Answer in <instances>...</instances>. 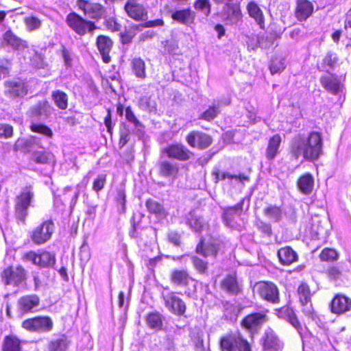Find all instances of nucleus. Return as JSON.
I'll return each instance as SVG.
<instances>
[{
	"label": "nucleus",
	"instance_id": "b1692460",
	"mask_svg": "<svg viewBox=\"0 0 351 351\" xmlns=\"http://www.w3.org/2000/svg\"><path fill=\"white\" fill-rule=\"evenodd\" d=\"M40 303V298L36 294L24 295L18 300V309L22 313L31 312Z\"/></svg>",
	"mask_w": 351,
	"mask_h": 351
},
{
	"label": "nucleus",
	"instance_id": "2eb2a0df",
	"mask_svg": "<svg viewBox=\"0 0 351 351\" xmlns=\"http://www.w3.org/2000/svg\"><path fill=\"white\" fill-rule=\"evenodd\" d=\"M179 169L177 162L167 160H162L158 162V174L162 177L173 180L178 178Z\"/></svg>",
	"mask_w": 351,
	"mask_h": 351
},
{
	"label": "nucleus",
	"instance_id": "13d9d810",
	"mask_svg": "<svg viewBox=\"0 0 351 351\" xmlns=\"http://www.w3.org/2000/svg\"><path fill=\"white\" fill-rule=\"evenodd\" d=\"M285 68V62L282 59L272 60L269 65V69L271 74L281 73Z\"/></svg>",
	"mask_w": 351,
	"mask_h": 351
},
{
	"label": "nucleus",
	"instance_id": "69168bd1",
	"mask_svg": "<svg viewBox=\"0 0 351 351\" xmlns=\"http://www.w3.org/2000/svg\"><path fill=\"white\" fill-rule=\"evenodd\" d=\"M344 29L347 36L351 39V10H348L346 15L344 21Z\"/></svg>",
	"mask_w": 351,
	"mask_h": 351
},
{
	"label": "nucleus",
	"instance_id": "774afa93",
	"mask_svg": "<svg viewBox=\"0 0 351 351\" xmlns=\"http://www.w3.org/2000/svg\"><path fill=\"white\" fill-rule=\"evenodd\" d=\"M168 241L173 243L176 246H180V236L175 232H171L168 234L167 236Z\"/></svg>",
	"mask_w": 351,
	"mask_h": 351
},
{
	"label": "nucleus",
	"instance_id": "9b49d317",
	"mask_svg": "<svg viewBox=\"0 0 351 351\" xmlns=\"http://www.w3.org/2000/svg\"><path fill=\"white\" fill-rule=\"evenodd\" d=\"M162 298L165 306L170 312L177 315H184L186 311L185 303L174 292H169L166 294L162 293Z\"/></svg>",
	"mask_w": 351,
	"mask_h": 351
},
{
	"label": "nucleus",
	"instance_id": "c756f323",
	"mask_svg": "<svg viewBox=\"0 0 351 351\" xmlns=\"http://www.w3.org/2000/svg\"><path fill=\"white\" fill-rule=\"evenodd\" d=\"M247 12L253 18L261 28L263 29L265 25V19L263 11L258 4L254 1L250 2L247 5Z\"/></svg>",
	"mask_w": 351,
	"mask_h": 351
},
{
	"label": "nucleus",
	"instance_id": "473e14b6",
	"mask_svg": "<svg viewBox=\"0 0 351 351\" xmlns=\"http://www.w3.org/2000/svg\"><path fill=\"white\" fill-rule=\"evenodd\" d=\"M51 114V106L47 101L39 102L31 108V114L40 119H46Z\"/></svg>",
	"mask_w": 351,
	"mask_h": 351
},
{
	"label": "nucleus",
	"instance_id": "052dcab7",
	"mask_svg": "<svg viewBox=\"0 0 351 351\" xmlns=\"http://www.w3.org/2000/svg\"><path fill=\"white\" fill-rule=\"evenodd\" d=\"M263 39V36L248 37V40L247 41V48L249 49L255 50L259 47H263L262 44V40Z\"/></svg>",
	"mask_w": 351,
	"mask_h": 351
},
{
	"label": "nucleus",
	"instance_id": "bf43d9fd",
	"mask_svg": "<svg viewBox=\"0 0 351 351\" xmlns=\"http://www.w3.org/2000/svg\"><path fill=\"white\" fill-rule=\"evenodd\" d=\"M192 263L194 267L197 270V271L200 274H204L207 271L208 264L206 262L204 261L201 258L197 256L192 257Z\"/></svg>",
	"mask_w": 351,
	"mask_h": 351
},
{
	"label": "nucleus",
	"instance_id": "864d4df0",
	"mask_svg": "<svg viewBox=\"0 0 351 351\" xmlns=\"http://www.w3.org/2000/svg\"><path fill=\"white\" fill-rule=\"evenodd\" d=\"M40 260H41L42 267H53L56 263L55 255L49 252L40 254Z\"/></svg>",
	"mask_w": 351,
	"mask_h": 351
},
{
	"label": "nucleus",
	"instance_id": "5701e85b",
	"mask_svg": "<svg viewBox=\"0 0 351 351\" xmlns=\"http://www.w3.org/2000/svg\"><path fill=\"white\" fill-rule=\"evenodd\" d=\"M113 42L106 36H99L97 38V46L99 53L105 63H109L111 61L110 52L112 49Z\"/></svg>",
	"mask_w": 351,
	"mask_h": 351
},
{
	"label": "nucleus",
	"instance_id": "423d86ee",
	"mask_svg": "<svg viewBox=\"0 0 351 351\" xmlns=\"http://www.w3.org/2000/svg\"><path fill=\"white\" fill-rule=\"evenodd\" d=\"M2 282L5 285H12L19 286L27 279V271L21 265L15 267H9L5 269L1 274Z\"/></svg>",
	"mask_w": 351,
	"mask_h": 351
},
{
	"label": "nucleus",
	"instance_id": "ddd939ff",
	"mask_svg": "<svg viewBox=\"0 0 351 351\" xmlns=\"http://www.w3.org/2000/svg\"><path fill=\"white\" fill-rule=\"evenodd\" d=\"M267 321L266 315L261 313H255L247 315L241 321V326L252 334L257 332Z\"/></svg>",
	"mask_w": 351,
	"mask_h": 351
},
{
	"label": "nucleus",
	"instance_id": "79ce46f5",
	"mask_svg": "<svg viewBox=\"0 0 351 351\" xmlns=\"http://www.w3.org/2000/svg\"><path fill=\"white\" fill-rule=\"evenodd\" d=\"M2 347L3 351H21L20 341L14 336H6Z\"/></svg>",
	"mask_w": 351,
	"mask_h": 351
},
{
	"label": "nucleus",
	"instance_id": "ea45409f",
	"mask_svg": "<svg viewBox=\"0 0 351 351\" xmlns=\"http://www.w3.org/2000/svg\"><path fill=\"white\" fill-rule=\"evenodd\" d=\"M213 174L215 176V182L216 183H217L219 181V180H225L226 178L231 180L235 179L237 180H239L241 183H243L244 182H248L250 180L249 177L243 173H240L239 175H232L229 173H221L219 171H214Z\"/></svg>",
	"mask_w": 351,
	"mask_h": 351
},
{
	"label": "nucleus",
	"instance_id": "603ef678",
	"mask_svg": "<svg viewBox=\"0 0 351 351\" xmlns=\"http://www.w3.org/2000/svg\"><path fill=\"white\" fill-rule=\"evenodd\" d=\"M319 258L322 261H335L339 258L338 252L332 248H324L319 254Z\"/></svg>",
	"mask_w": 351,
	"mask_h": 351
},
{
	"label": "nucleus",
	"instance_id": "4c0bfd02",
	"mask_svg": "<svg viewBox=\"0 0 351 351\" xmlns=\"http://www.w3.org/2000/svg\"><path fill=\"white\" fill-rule=\"evenodd\" d=\"M170 279L171 282L179 286H186L189 283V276L185 270L174 269L171 271Z\"/></svg>",
	"mask_w": 351,
	"mask_h": 351
},
{
	"label": "nucleus",
	"instance_id": "20e7f679",
	"mask_svg": "<svg viewBox=\"0 0 351 351\" xmlns=\"http://www.w3.org/2000/svg\"><path fill=\"white\" fill-rule=\"evenodd\" d=\"M34 197L31 186H27L22 189L21 193L16 196L15 199V216L22 223H25L28 215V208L31 205Z\"/></svg>",
	"mask_w": 351,
	"mask_h": 351
},
{
	"label": "nucleus",
	"instance_id": "4468645a",
	"mask_svg": "<svg viewBox=\"0 0 351 351\" xmlns=\"http://www.w3.org/2000/svg\"><path fill=\"white\" fill-rule=\"evenodd\" d=\"M77 4L79 8L84 11V14L91 19H98L101 18L105 11L104 7L99 3L78 0Z\"/></svg>",
	"mask_w": 351,
	"mask_h": 351
},
{
	"label": "nucleus",
	"instance_id": "dca6fc26",
	"mask_svg": "<svg viewBox=\"0 0 351 351\" xmlns=\"http://www.w3.org/2000/svg\"><path fill=\"white\" fill-rule=\"evenodd\" d=\"M330 309L333 313L343 314L351 311V299L344 295L337 294L330 302Z\"/></svg>",
	"mask_w": 351,
	"mask_h": 351
},
{
	"label": "nucleus",
	"instance_id": "a18cd8bd",
	"mask_svg": "<svg viewBox=\"0 0 351 351\" xmlns=\"http://www.w3.org/2000/svg\"><path fill=\"white\" fill-rule=\"evenodd\" d=\"M145 206L149 213L156 215L164 216L165 215L162 205L152 199H149L146 201Z\"/></svg>",
	"mask_w": 351,
	"mask_h": 351
},
{
	"label": "nucleus",
	"instance_id": "6e6d98bb",
	"mask_svg": "<svg viewBox=\"0 0 351 351\" xmlns=\"http://www.w3.org/2000/svg\"><path fill=\"white\" fill-rule=\"evenodd\" d=\"M12 63L11 60L0 57V77L4 78L8 76L12 69Z\"/></svg>",
	"mask_w": 351,
	"mask_h": 351
},
{
	"label": "nucleus",
	"instance_id": "49530a36",
	"mask_svg": "<svg viewBox=\"0 0 351 351\" xmlns=\"http://www.w3.org/2000/svg\"><path fill=\"white\" fill-rule=\"evenodd\" d=\"M146 321L151 328L159 330L162 326V316L158 313H149L147 317Z\"/></svg>",
	"mask_w": 351,
	"mask_h": 351
},
{
	"label": "nucleus",
	"instance_id": "de8ad7c7",
	"mask_svg": "<svg viewBox=\"0 0 351 351\" xmlns=\"http://www.w3.org/2000/svg\"><path fill=\"white\" fill-rule=\"evenodd\" d=\"M298 293L301 304L304 306L311 302V291L309 287L306 283H302L298 289Z\"/></svg>",
	"mask_w": 351,
	"mask_h": 351
},
{
	"label": "nucleus",
	"instance_id": "e433bc0d",
	"mask_svg": "<svg viewBox=\"0 0 351 351\" xmlns=\"http://www.w3.org/2000/svg\"><path fill=\"white\" fill-rule=\"evenodd\" d=\"M314 185V179L310 173L301 176L298 181V186L300 191L306 194H310Z\"/></svg>",
	"mask_w": 351,
	"mask_h": 351
},
{
	"label": "nucleus",
	"instance_id": "6ab92c4d",
	"mask_svg": "<svg viewBox=\"0 0 351 351\" xmlns=\"http://www.w3.org/2000/svg\"><path fill=\"white\" fill-rule=\"evenodd\" d=\"M283 348L284 343L273 330H269L265 332L263 341L265 351H282Z\"/></svg>",
	"mask_w": 351,
	"mask_h": 351
},
{
	"label": "nucleus",
	"instance_id": "a878e982",
	"mask_svg": "<svg viewBox=\"0 0 351 351\" xmlns=\"http://www.w3.org/2000/svg\"><path fill=\"white\" fill-rule=\"evenodd\" d=\"M124 8L129 16L136 21L144 20L147 16V12L144 7L134 1L127 2Z\"/></svg>",
	"mask_w": 351,
	"mask_h": 351
},
{
	"label": "nucleus",
	"instance_id": "c85d7f7f",
	"mask_svg": "<svg viewBox=\"0 0 351 351\" xmlns=\"http://www.w3.org/2000/svg\"><path fill=\"white\" fill-rule=\"evenodd\" d=\"M280 262L285 265H289L298 260L297 253L290 247H282L278 251Z\"/></svg>",
	"mask_w": 351,
	"mask_h": 351
},
{
	"label": "nucleus",
	"instance_id": "8fccbe9b",
	"mask_svg": "<svg viewBox=\"0 0 351 351\" xmlns=\"http://www.w3.org/2000/svg\"><path fill=\"white\" fill-rule=\"evenodd\" d=\"M188 224L196 232H199L204 226V220L202 217H197L194 213H189Z\"/></svg>",
	"mask_w": 351,
	"mask_h": 351
},
{
	"label": "nucleus",
	"instance_id": "3c124183",
	"mask_svg": "<svg viewBox=\"0 0 351 351\" xmlns=\"http://www.w3.org/2000/svg\"><path fill=\"white\" fill-rule=\"evenodd\" d=\"M125 116L126 120L133 125V126L136 128L137 130H140L141 128H143V124L141 122L136 118V115L134 114V112L132 110V108L130 106H128L125 108Z\"/></svg>",
	"mask_w": 351,
	"mask_h": 351
},
{
	"label": "nucleus",
	"instance_id": "2f4dec72",
	"mask_svg": "<svg viewBox=\"0 0 351 351\" xmlns=\"http://www.w3.org/2000/svg\"><path fill=\"white\" fill-rule=\"evenodd\" d=\"M282 138L278 134L274 135L269 139L266 149V158L268 160H273L276 156Z\"/></svg>",
	"mask_w": 351,
	"mask_h": 351
},
{
	"label": "nucleus",
	"instance_id": "c9c22d12",
	"mask_svg": "<svg viewBox=\"0 0 351 351\" xmlns=\"http://www.w3.org/2000/svg\"><path fill=\"white\" fill-rule=\"evenodd\" d=\"M339 61L337 54L333 51H328L321 63L322 70L329 73L330 70H334Z\"/></svg>",
	"mask_w": 351,
	"mask_h": 351
},
{
	"label": "nucleus",
	"instance_id": "338daca9",
	"mask_svg": "<svg viewBox=\"0 0 351 351\" xmlns=\"http://www.w3.org/2000/svg\"><path fill=\"white\" fill-rule=\"evenodd\" d=\"M62 56L64 59L65 65L67 67L71 66L72 64V54L64 47H62Z\"/></svg>",
	"mask_w": 351,
	"mask_h": 351
},
{
	"label": "nucleus",
	"instance_id": "9d476101",
	"mask_svg": "<svg viewBox=\"0 0 351 351\" xmlns=\"http://www.w3.org/2000/svg\"><path fill=\"white\" fill-rule=\"evenodd\" d=\"M223 21L226 25H237L242 21L243 14L241 9V1H232L223 6L221 11Z\"/></svg>",
	"mask_w": 351,
	"mask_h": 351
},
{
	"label": "nucleus",
	"instance_id": "37998d69",
	"mask_svg": "<svg viewBox=\"0 0 351 351\" xmlns=\"http://www.w3.org/2000/svg\"><path fill=\"white\" fill-rule=\"evenodd\" d=\"M264 215L274 222H278L282 217V210L276 206H269L263 210Z\"/></svg>",
	"mask_w": 351,
	"mask_h": 351
},
{
	"label": "nucleus",
	"instance_id": "7ed1b4c3",
	"mask_svg": "<svg viewBox=\"0 0 351 351\" xmlns=\"http://www.w3.org/2000/svg\"><path fill=\"white\" fill-rule=\"evenodd\" d=\"M221 351H252L250 343L240 332L227 334L219 341Z\"/></svg>",
	"mask_w": 351,
	"mask_h": 351
},
{
	"label": "nucleus",
	"instance_id": "0eeeda50",
	"mask_svg": "<svg viewBox=\"0 0 351 351\" xmlns=\"http://www.w3.org/2000/svg\"><path fill=\"white\" fill-rule=\"evenodd\" d=\"M54 229L55 226L51 220L45 221L32 231L30 238L36 245H42L51 239Z\"/></svg>",
	"mask_w": 351,
	"mask_h": 351
},
{
	"label": "nucleus",
	"instance_id": "09e8293b",
	"mask_svg": "<svg viewBox=\"0 0 351 351\" xmlns=\"http://www.w3.org/2000/svg\"><path fill=\"white\" fill-rule=\"evenodd\" d=\"M194 8L202 12L206 16H208L211 12V3L210 0H195L193 4Z\"/></svg>",
	"mask_w": 351,
	"mask_h": 351
},
{
	"label": "nucleus",
	"instance_id": "bb28decb",
	"mask_svg": "<svg viewBox=\"0 0 351 351\" xmlns=\"http://www.w3.org/2000/svg\"><path fill=\"white\" fill-rule=\"evenodd\" d=\"M278 315L280 318L287 320L290 323L298 332L302 330V326L293 310L287 306H283L279 309Z\"/></svg>",
	"mask_w": 351,
	"mask_h": 351
},
{
	"label": "nucleus",
	"instance_id": "e2e57ef3",
	"mask_svg": "<svg viewBox=\"0 0 351 351\" xmlns=\"http://www.w3.org/2000/svg\"><path fill=\"white\" fill-rule=\"evenodd\" d=\"M106 182V176L104 174H101L97 176V178L95 180L93 185V189L99 192L104 187V185Z\"/></svg>",
	"mask_w": 351,
	"mask_h": 351
},
{
	"label": "nucleus",
	"instance_id": "f257e3e1",
	"mask_svg": "<svg viewBox=\"0 0 351 351\" xmlns=\"http://www.w3.org/2000/svg\"><path fill=\"white\" fill-rule=\"evenodd\" d=\"M322 147L320 133L298 134L291 141L290 152L296 160L302 156L304 160L312 162L322 154Z\"/></svg>",
	"mask_w": 351,
	"mask_h": 351
},
{
	"label": "nucleus",
	"instance_id": "a19ab883",
	"mask_svg": "<svg viewBox=\"0 0 351 351\" xmlns=\"http://www.w3.org/2000/svg\"><path fill=\"white\" fill-rule=\"evenodd\" d=\"M52 99L55 104L61 110H65L68 106V96L62 90H56L52 92Z\"/></svg>",
	"mask_w": 351,
	"mask_h": 351
},
{
	"label": "nucleus",
	"instance_id": "0e129e2a",
	"mask_svg": "<svg viewBox=\"0 0 351 351\" xmlns=\"http://www.w3.org/2000/svg\"><path fill=\"white\" fill-rule=\"evenodd\" d=\"M126 195L124 189L117 190L116 201L121 206V210L124 212L125 210V202Z\"/></svg>",
	"mask_w": 351,
	"mask_h": 351
},
{
	"label": "nucleus",
	"instance_id": "4be33fe9",
	"mask_svg": "<svg viewBox=\"0 0 351 351\" xmlns=\"http://www.w3.org/2000/svg\"><path fill=\"white\" fill-rule=\"evenodd\" d=\"M186 141L191 147L204 149L211 144L212 138L206 133H190Z\"/></svg>",
	"mask_w": 351,
	"mask_h": 351
},
{
	"label": "nucleus",
	"instance_id": "aec40b11",
	"mask_svg": "<svg viewBox=\"0 0 351 351\" xmlns=\"http://www.w3.org/2000/svg\"><path fill=\"white\" fill-rule=\"evenodd\" d=\"M5 94L10 97H23L27 93L24 82L21 80H9L5 82Z\"/></svg>",
	"mask_w": 351,
	"mask_h": 351
},
{
	"label": "nucleus",
	"instance_id": "39448f33",
	"mask_svg": "<svg viewBox=\"0 0 351 351\" xmlns=\"http://www.w3.org/2000/svg\"><path fill=\"white\" fill-rule=\"evenodd\" d=\"M254 291L263 299L272 304H277L280 301L279 291L277 286L267 281L256 282Z\"/></svg>",
	"mask_w": 351,
	"mask_h": 351
},
{
	"label": "nucleus",
	"instance_id": "412c9836",
	"mask_svg": "<svg viewBox=\"0 0 351 351\" xmlns=\"http://www.w3.org/2000/svg\"><path fill=\"white\" fill-rule=\"evenodd\" d=\"M313 5L308 0H297L295 16L299 21H305L313 12Z\"/></svg>",
	"mask_w": 351,
	"mask_h": 351
},
{
	"label": "nucleus",
	"instance_id": "1a4fd4ad",
	"mask_svg": "<svg viewBox=\"0 0 351 351\" xmlns=\"http://www.w3.org/2000/svg\"><path fill=\"white\" fill-rule=\"evenodd\" d=\"M68 25L77 34L83 36L87 32H93L96 26L93 22L88 21L75 12L69 14L66 16Z\"/></svg>",
	"mask_w": 351,
	"mask_h": 351
},
{
	"label": "nucleus",
	"instance_id": "cd10ccee",
	"mask_svg": "<svg viewBox=\"0 0 351 351\" xmlns=\"http://www.w3.org/2000/svg\"><path fill=\"white\" fill-rule=\"evenodd\" d=\"M171 18L181 24L188 25L194 21L195 12L190 8L178 10L171 14Z\"/></svg>",
	"mask_w": 351,
	"mask_h": 351
},
{
	"label": "nucleus",
	"instance_id": "c03bdc74",
	"mask_svg": "<svg viewBox=\"0 0 351 351\" xmlns=\"http://www.w3.org/2000/svg\"><path fill=\"white\" fill-rule=\"evenodd\" d=\"M138 104L140 108L143 110L154 113L156 112V101L151 97L143 96L141 97Z\"/></svg>",
	"mask_w": 351,
	"mask_h": 351
},
{
	"label": "nucleus",
	"instance_id": "6e6552de",
	"mask_svg": "<svg viewBox=\"0 0 351 351\" xmlns=\"http://www.w3.org/2000/svg\"><path fill=\"white\" fill-rule=\"evenodd\" d=\"M22 326L32 332H46L52 330L53 323L47 316H37L23 322Z\"/></svg>",
	"mask_w": 351,
	"mask_h": 351
},
{
	"label": "nucleus",
	"instance_id": "72a5a7b5",
	"mask_svg": "<svg viewBox=\"0 0 351 351\" xmlns=\"http://www.w3.org/2000/svg\"><path fill=\"white\" fill-rule=\"evenodd\" d=\"M221 106L220 101L214 100L212 104L200 114L199 118L208 121L213 120L220 113Z\"/></svg>",
	"mask_w": 351,
	"mask_h": 351
},
{
	"label": "nucleus",
	"instance_id": "f03ea898",
	"mask_svg": "<svg viewBox=\"0 0 351 351\" xmlns=\"http://www.w3.org/2000/svg\"><path fill=\"white\" fill-rule=\"evenodd\" d=\"M14 149L24 154H30V160L38 164H45L51 159V154L44 152L33 137L19 138L14 145Z\"/></svg>",
	"mask_w": 351,
	"mask_h": 351
},
{
	"label": "nucleus",
	"instance_id": "a211bd4d",
	"mask_svg": "<svg viewBox=\"0 0 351 351\" xmlns=\"http://www.w3.org/2000/svg\"><path fill=\"white\" fill-rule=\"evenodd\" d=\"M322 86L332 95H337L341 91L342 85L338 77L334 74H327L321 76L319 79Z\"/></svg>",
	"mask_w": 351,
	"mask_h": 351
},
{
	"label": "nucleus",
	"instance_id": "4d7b16f0",
	"mask_svg": "<svg viewBox=\"0 0 351 351\" xmlns=\"http://www.w3.org/2000/svg\"><path fill=\"white\" fill-rule=\"evenodd\" d=\"M67 348L65 338H60L51 341L49 344V351H64Z\"/></svg>",
	"mask_w": 351,
	"mask_h": 351
},
{
	"label": "nucleus",
	"instance_id": "7c9ffc66",
	"mask_svg": "<svg viewBox=\"0 0 351 351\" xmlns=\"http://www.w3.org/2000/svg\"><path fill=\"white\" fill-rule=\"evenodd\" d=\"M221 289L231 295H236L239 292V286L236 276H226L221 283Z\"/></svg>",
	"mask_w": 351,
	"mask_h": 351
},
{
	"label": "nucleus",
	"instance_id": "f704fd0d",
	"mask_svg": "<svg viewBox=\"0 0 351 351\" xmlns=\"http://www.w3.org/2000/svg\"><path fill=\"white\" fill-rule=\"evenodd\" d=\"M131 69L134 75L141 80H144L146 75V65L145 61L141 58H134L132 60Z\"/></svg>",
	"mask_w": 351,
	"mask_h": 351
},
{
	"label": "nucleus",
	"instance_id": "f3484780",
	"mask_svg": "<svg viewBox=\"0 0 351 351\" xmlns=\"http://www.w3.org/2000/svg\"><path fill=\"white\" fill-rule=\"evenodd\" d=\"M3 39L5 45L14 51H23L28 47L27 41L18 37L10 29L3 34Z\"/></svg>",
	"mask_w": 351,
	"mask_h": 351
},
{
	"label": "nucleus",
	"instance_id": "58836bf2",
	"mask_svg": "<svg viewBox=\"0 0 351 351\" xmlns=\"http://www.w3.org/2000/svg\"><path fill=\"white\" fill-rule=\"evenodd\" d=\"M217 252L218 249L216 245L213 243L204 244L203 241H201L196 247V252L202 254L204 257L210 256H215Z\"/></svg>",
	"mask_w": 351,
	"mask_h": 351
},
{
	"label": "nucleus",
	"instance_id": "680f3d73",
	"mask_svg": "<svg viewBox=\"0 0 351 351\" xmlns=\"http://www.w3.org/2000/svg\"><path fill=\"white\" fill-rule=\"evenodd\" d=\"M164 50L169 54H176L178 50V45L175 40H167L164 44Z\"/></svg>",
	"mask_w": 351,
	"mask_h": 351
},
{
	"label": "nucleus",
	"instance_id": "f8f14e48",
	"mask_svg": "<svg viewBox=\"0 0 351 351\" xmlns=\"http://www.w3.org/2000/svg\"><path fill=\"white\" fill-rule=\"evenodd\" d=\"M164 152L169 158L176 159L180 161H186L192 159L194 154L189 151L185 146L180 143H173L169 145L164 149Z\"/></svg>",
	"mask_w": 351,
	"mask_h": 351
},
{
	"label": "nucleus",
	"instance_id": "393cba45",
	"mask_svg": "<svg viewBox=\"0 0 351 351\" xmlns=\"http://www.w3.org/2000/svg\"><path fill=\"white\" fill-rule=\"evenodd\" d=\"M244 199L234 206L226 207L223 209V219L227 226L234 227V221L236 217L239 216L242 212Z\"/></svg>",
	"mask_w": 351,
	"mask_h": 351
},
{
	"label": "nucleus",
	"instance_id": "5fc2aeb1",
	"mask_svg": "<svg viewBox=\"0 0 351 351\" xmlns=\"http://www.w3.org/2000/svg\"><path fill=\"white\" fill-rule=\"evenodd\" d=\"M24 23L28 31H34L40 27L41 21L34 16H27L24 19Z\"/></svg>",
	"mask_w": 351,
	"mask_h": 351
}]
</instances>
